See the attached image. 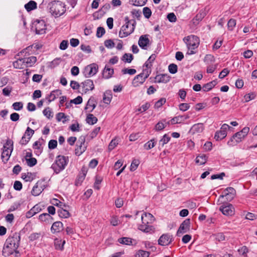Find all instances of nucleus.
<instances>
[{"label":"nucleus","instance_id":"nucleus-15","mask_svg":"<svg viewBox=\"0 0 257 257\" xmlns=\"http://www.w3.org/2000/svg\"><path fill=\"white\" fill-rule=\"evenodd\" d=\"M190 221L189 219H185L180 225V227L177 232V235L179 236L180 234H183L187 232L190 230Z\"/></svg>","mask_w":257,"mask_h":257},{"label":"nucleus","instance_id":"nucleus-13","mask_svg":"<svg viewBox=\"0 0 257 257\" xmlns=\"http://www.w3.org/2000/svg\"><path fill=\"white\" fill-rule=\"evenodd\" d=\"M34 134V131L30 127H28L20 141V144L22 145H26L30 141V139Z\"/></svg>","mask_w":257,"mask_h":257},{"label":"nucleus","instance_id":"nucleus-52","mask_svg":"<svg viewBox=\"0 0 257 257\" xmlns=\"http://www.w3.org/2000/svg\"><path fill=\"white\" fill-rule=\"evenodd\" d=\"M168 69L170 73L175 74L177 72L178 67L175 64H171L169 65Z\"/></svg>","mask_w":257,"mask_h":257},{"label":"nucleus","instance_id":"nucleus-8","mask_svg":"<svg viewBox=\"0 0 257 257\" xmlns=\"http://www.w3.org/2000/svg\"><path fill=\"white\" fill-rule=\"evenodd\" d=\"M183 41L187 45L188 49L191 51L189 54H193L195 52L193 50L197 48L199 45V39L198 37L194 35L188 36L183 39Z\"/></svg>","mask_w":257,"mask_h":257},{"label":"nucleus","instance_id":"nucleus-25","mask_svg":"<svg viewBox=\"0 0 257 257\" xmlns=\"http://www.w3.org/2000/svg\"><path fill=\"white\" fill-rule=\"evenodd\" d=\"M39 219L42 222H45L47 224L52 222L53 217L48 213H45L39 216Z\"/></svg>","mask_w":257,"mask_h":257},{"label":"nucleus","instance_id":"nucleus-9","mask_svg":"<svg viewBox=\"0 0 257 257\" xmlns=\"http://www.w3.org/2000/svg\"><path fill=\"white\" fill-rule=\"evenodd\" d=\"M98 67L95 63H92L86 66L83 71V74L86 78L94 75L98 71Z\"/></svg>","mask_w":257,"mask_h":257},{"label":"nucleus","instance_id":"nucleus-11","mask_svg":"<svg viewBox=\"0 0 257 257\" xmlns=\"http://www.w3.org/2000/svg\"><path fill=\"white\" fill-rule=\"evenodd\" d=\"M230 127L228 124L226 123L223 124L221 126L220 130L217 131L215 134L214 139L216 141L221 140L225 138L227 135V130Z\"/></svg>","mask_w":257,"mask_h":257},{"label":"nucleus","instance_id":"nucleus-22","mask_svg":"<svg viewBox=\"0 0 257 257\" xmlns=\"http://www.w3.org/2000/svg\"><path fill=\"white\" fill-rule=\"evenodd\" d=\"M63 229V224L60 221H56L53 223L51 230L53 233L60 232Z\"/></svg>","mask_w":257,"mask_h":257},{"label":"nucleus","instance_id":"nucleus-62","mask_svg":"<svg viewBox=\"0 0 257 257\" xmlns=\"http://www.w3.org/2000/svg\"><path fill=\"white\" fill-rule=\"evenodd\" d=\"M57 141L55 140H51L48 143V148L50 149H54L57 147Z\"/></svg>","mask_w":257,"mask_h":257},{"label":"nucleus","instance_id":"nucleus-12","mask_svg":"<svg viewBox=\"0 0 257 257\" xmlns=\"http://www.w3.org/2000/svg\"><path fill=\"white\" fill-rule=\"evenodd\" d=\"M219 210L225 215L231 216L234 214V209L233 205L229 203L223 204L220 207Z\"/></svg>","mask_w":257,"mask_h":257},{"label":"nucleus","instance_id":"nucleus-24","mask_svg":"<svg viewBox=\"0 0 257 257\" xmlns=\"http://www.w3.org/2000/svg\"><path fill=\"white\" fill-rule=\"evenodd\" d=\"M24 66L26 67L32 66L37 61V58L35 56H31L28 58H22Z\"/></svg>","mask_w":257,"mask_h":257},{"label":"nucleus","instance_id":"nucleus-16","mask_svg":"<svg viewBox=\"0 0 257 257\" xmlns=\"http://www.w3.org/2000/svg\"><path fill=\"white\" fill-rule=\"evenodd\" d=\"M81 86L82 89V91L84 93H86L89 91H91L94 89V85L93 82L91 79H86L84 82L81 83Z\"/></svg>","mask_w":257,"mask_h":257},{"label":"nucleus","instance_id":"nucleus-3","mask_svg":"<svg viewBox=\"0 0 257 257\" xmlns=\"http://www.w3.org/2000/svg\"><path fill=\"white\" fill-rule=\"evenodd\" d=\"M47 8L51 15L55 18L62 16L66 11L65 5L60 1H53L49 3Z\"/></svg>","mask_w":257,"mask_h":257},{"label":"nucleus","instance_id":"nucleus-56","mask_svg":"<svg viewBox=\"0 0 257 257\" xmlns=\"http://www.w3.org/2000/svg\"><path fill=\"white\" fill-rule=\"evenodd\" d=\"M13 107L15 110H20L23 107V104L22 102H16L13 104Z\"/></svg>","mask_w":257,"mask_h":257},{"label":"nucleus","instance_id":"nucleus-32","mask_svg":"<svg viewBox=\"0 0 257 257\" xmlns=\"http://www.w3.org/2000/svg\"><path fill=\"white\" fill-rule=\"evenodd\" d=\"M37 7V4L36 2L33 1H30L27 4L25 5V8L28 12H30L33 10H35Z\"/></svg>","mask_w":257,"mask_h":257},{"label":"nucleus","instance_id":"nucleus-38","mask_svg":"<svg viewBox=\"0 0 257 257\" xmlns=\"http://www.w3.org/2000/svg\"><path fill=\"white\" fill-rule=\"evenodd\" d=\"M156 143L155 139H153L145 144L144 147L147 150H150L155 146Z\"/></svg>","mask_w":257,"mask_h":257},{"label":"nucleus","instance_id":"nucleus-55","mask_svg":"<svg viewBox=\"0 0 257 257\" xmlns=\"http://www.w3.org/2000/svg\"><path fill=\"white\" fill-rule=\"evenodd\" d=\"M123 74H129L130 75H134L136 73V70L135 69L124 68L121 70Z\"/></svg>","mask_w":257,"mask_h":257},{"label":"nucleus","instance_id":"nucleus-21","mask_svg":"<svg viewBox=\"0 0 257 257\" xmlns=\"http://www.w3.org/2000/svg\"><path fill=\"white\" fill-rule=\"evenodd\" d=\"M44 185H42V182L39 181L35 185L32 190V194L34 196H38L44 190Z\"/></svg>","mask_w":257,"mask_h":257},{"label":"nucleus","instance_id":"nucleus-63","mask_svg":"<svg viewBox=\"0 0 257 257\" xmlns=\"http://www.w3.org/2000/svg\"><path fill=\"white\" fill-rule=\"evenodd\" d=\"M190 107V105L188 103H182L179 104V109L183 111H185L188 110Z\"/></svg>","mask_w":257,"mask_h":257},{"label":"nucleus","instance_id":"nucleus-46","mask_svg":"<svg viewBox=\"0 0 257 257\" xmlns=\"http://www.w3.org/2000/svg\"><path fill=\"white\" fill-rule=\"evenodd\" d=\"M184 121L183 117L182 115H178L174 117L171 120L172 124L180 123Z\"/></svg>","mask_w":257,"mask_h":257},{"label":"nucleus","instance_id":"nucleus-41","mask_svg":"<svg viewBox=\"0 0 257 257\" xmlns=\"http://www.w3.org/2000/svg\"><path fill=\"white\" fill-rule=\"evenodd\" d=\"M147 0H130V2L135 6H143L145 5Z\"/></svg>","mask_w":257,"mask_h":257},{"label":"nucleus","instance_id":"nucleus-39","mask_svg":"<svg viewBox=\"0 0 257 257\" xmlns=\"http://www.w3.org/2000/svg\"><path fill=\"white\" fill-rule=\"evenodd\" d=\"M156 58V55L155 54H152V55H151L150 56L149 59L145 62L144 65L147 68H151V67L152 66V63L155 60Z\"/></svg>","mask_w":257,"mask_h":257},{"label":"nucleus","instance_id":"nucleus-37","mask_svg":"<svg viewBox=\"0 0 257 257\" xmlns=\"http://www.w3.org/2000/svg\"><path fill=\"white\" fill-rule=\"evenodd\" d=\"M134 56L132 54L130 53H125L122 57H121V59L122 61L125 63H131L132 60H133Z\"/></svg>","mask_w":257,"mask_h":257},{"label":"nucleus","instance_id":"nucleus-18","mask_svg":"<svg viewBox=\"0 0 257 257\" xmlns=\"http://www.w3.org/2000/svg\"><path fill=\"white\" fill-rule=\"evenodd\" d=\"M235 190L232 187H228L224 191V195L220 196V198L226 197V200L228 201L231 200L235 196Z\"/></svg>","mask_w":257,"mask_h":257},{"label":"nucleus","instance_id":"nucleus-58","mask_svg":"<svg viewBox=\"0 0 257 257\" xmlns=\"http://www.w3.org/2000/svg\"><path fill=\"white\" fill-rule=\"evenodd\" d=\"M33 49V47L32 45H30L28 47H27L26 49H24L21 53H25V56L26 55V54H28V55H31L32 54L34 53L32 51V49Z\"/></svg>","mask_w":257,"mask_h":257},{"label":"nucleus","instance_id":"nucleus-27","mask_svg":"<svg viewBox=\"0 0 257 257\" xmlns=\"http://www.w3.org/2000/svg\"><path fill=\"white\" fill-rule=\"evenodd\" d=\"M204 130L203 124L201 123H198L197 124H194L191 130L190 131L193 133H201Z\"/></svg>","mask_w":257,"mask_h":257},{"label":"nucleus","instance_id":"nucleus-64","mask_svg":"<svg viewBox=\"0 0 257 257\" xmlns=\"http://www.w3.org/2000/svg\"><path fill=\"white\" fill-rule=\"evenodd\" d=\"M70 86L73 89H78L79 87L81 86V84H80L78 82L72 80L70 82Z\"/></svg>","mask_w":257,"mask_h":257},{"label":"nucleus","instance_id":"nucleus-34","mask_svg":"<svg viewBox=\"0 0 257 257\" xmlns=\"http://www.w3.org/2000/svg\"><path fill=\"white\" fill-rule=\"evenodd\" d=\"M57 213L59 217L61 218H67L70 216V214L69 211L65 209H63V208L58 209Z\"/></svg>","mask_w":257,"mask_h":257},{"label":"nucleus","instance_id":"nucleus-61","mask_svg":"<svg viewBox=\"0 0 257 257\" xmlns=\"http://www.w3.org/2000/svg\"><path fill=\"white\" fill-rule=\"evenodd\" d=\"M114 43L111 39L106 40L104 41V45L107 48H112L114 47Z\"/></svg>","mask_w":257,"mask_h":257},{"label":"nucleus","instance_id":"nucleus-59","mask_svg":"<svg viewBox=\"0 0 257 257\" xmlns=\"http://www.w3.org/2000/svg\"><path fill=\"white\" fill-rule=\"evenodd\" d=\"M105 31V29L101 27H99L97 29L96 36L98 38H101L104 34Z\"/></svg>","mask_w":257,"mask_h":257},{"label":"nucleus","instance_id":"nucleus-17","mask_svg":"<svg viewBox=\"0 0 257 257\" xmlns=\"http://www.w3.org/2000/svg\"><path fill=\"white\" fill-rule=\"evenodd\" d=\"M36 33L38 35L45 34L46 26L44 21H38L35 24Z\"/></svg>","mask_w":257,"mask_h":257},{"label":"nucleus","instance_id":"nucleus-10","mask_svg":"<svg viewBox=\"0 0 257 257\" xmlns=\"http://www.w3.org/2000/svg\"><path fill=\"white\" fill-rule=\"evenodd\" d=\"M174 240L173 235L169 233L163 234L159 238L158 244L161 246L168 245Z\"/></svg>","mask_w":257,"mask_h":257},{"label":"nucleus","instance_id":"nucleus-33","mask_svg":"<svg viewBox=\"0 0 257 257\" xmlns=\"http://www.w3.org/2000/svg\"><path fill=\"white\" fill-rule=\"evenodd\" d=\"M216 80H213L209 83H207L204 84L203 86V90L204 91H208L210 90L212 88H213L217 84Z\"/></svg>","mask_w":257,"mask_h":257},{"label":"nucleus","instance_id":"nucleus-49","mask_svg":"<svg viewBox=\"0 0 257 257\" xmlns=\"http://www.w3.org/2000/svg\"><path fill=\"white\" fill-rule=\"evenodd\" d=\"M111 95L109 93L106 92L104 93L103 100L105 103L109 104L111 101Z\"/></svg>","mask_w":257,"mask_h":257},{"label":"nucleus","instance_id":"nucleus-26","mask_svg":"<svg viewBox=\"0 0 257 257\" xmlns=\"http://www.w3.org/2000/svg\"><path fill=\"white\" fill-rule=\"evenodd\" d=\"M62 94L61 90L57 89L52 91L50 94L48 95L47 99H48L49 102L54 100L57 97Z\"/></svg>","mask_w":257,"mask_h":257},{"label":"nucleus","instance_id":"nucleus-31","mask_svg":"<svg viewBox=\"0 0 257 257\" xmlns=\"http://www.w3.org/2000/svg\"><path fill=\"white\" fill-rule=\"evenodd\" d=\"M113 74V69L105 67L103 71V76L104 78L108 79L111 77Z\"/></svg>","mask_w":257,"mask_h":257},{"label":"nucleus","instance_id":"nucleus-60","mask_svg":"<svg viewBox=\"0 0 257 257\" xmlns=\"http://www.w3.org/2000/svg\"><path fill=\"white\" fill-rule=\"evenodd\" d=\"M85 177L84 176V175H81V174H79L77 177V178L75 181V185L76 186L80 185L81 183L84 180Z\"/></svg>","mask_w":257,"mask_h":257},{"label":"nucleus","instance_id":"nucleus-35","mask_svg":"<svg viewBox=\"0 0 257 257\" xmlns=\"http://www.w3.org/2000/svg\"><path fill=\"white\" fill-rule=\"evenodd\" d=\"M86 122L89 124L93 125L96 123L97 121V118L94 116L92 114L89 113L87 115L86 118Z\"/></svg>","mask_w":257,"mask_h":257},{"label":"nucleus","instance_id":"nucleus-6","mask_svg":"<svg viewBox=\"0 0 257 257\" xmlns=\"http://www.w3.org/2000/svg\"><path fill=\"white\" fill-rule=\"evenodd\" d=\"M249 131L248 127H244L241 131L235 134L227 142V145L230 146H234L237 143L240 142Z\"/></svg>","mask_w":257,"mask_h":257},{"label":"nucleus","instance_id":"nucleus-57","mask_svg":"<svg viewBox=\"0 0 257 257\" xmlns=\"http://www.w3.org/2000/svg\"><path fill=\"white\" fill-rule=\"evenodd\" d=\"M43 114L48 118H50L53 117L52 111L49 107L45 108L43 111Z\"/></svg>","mask_w":257,"mask_h":257},{"label":"nucleus","instance_id":"nucleus-23","mask_svg":"<svg viewBox=\"0 0 257 257\" xmlns=\"http://www.w3.org/2000/svg\"><path fill=\"white\" fill-rule=\"evenodd\" d=\"M170 77L166 74L157 75L155 77V82L166 83L170 81Z\"/></svg>","mask_w":257,"mask_h":257},{"label":"nucleus","instance_id":"nucleus-1","mask_svg":"<svg viewBox=\"0 0 257 257\" xmlns=\"http://www.w3.org/2000/svg\"><path fill=\"white\" fill-rule=\"evenodd\" d=\"M20 235L17 233H15L12 236L9 237L4 244L3 255L5 256H9L14 252L18 253L17 248L20 244Z\"/></svg>","mask_w":257,"mask_h":257},{"label":"nucleus","instance_id":"nucleus-50","mask_svg":"<svg viewBox=\"0 0 257 257\" xmlns=\"http://www.w3.org/2000/svg\"><path fill=\"white\" fill-rule=\"evenodd\" d=\"M236 25V20L233 19H230L227 23L228 29L230 31L233 30Z\"/></svg>","mask_w":257,"mask_h":257},{"label":"nucleus","instance_id":"nucleus-4","mask_svg":"<svg viewBox=\"0 0 257 257\" xmlns=\"http://www.w3.org/2000/svg\"><path fill=\"white\" fill-rule=\"evenodd\" d=\"M125 24L120 29L119 37L121 38L126 37L133 33L135 30L136 22L135 20H129L128 17L124 18Z\"/></svg>","mask_w":257,"mask_h":257},{"label":"nucleus","instance_id":"nucleus-47","mask_svg":"<svg viewBox=\"0 0 257 257\" xmlns=\"http://www.w3.org/2000/svg\"><path fill=\"white\" fill-rule=\"evenodd\" d=\"M150 252L143 250H139L136 254V257H149Z\"/></svg>","mask_w":257,"mask_h":257},{"label":"nucleus","instance_id":"nucleus-54","mask_svg":"<svg viewBox=\"0 0 257 257\" xmlns=\"http://www.w3.org/2000/svg\"><path fill=\"white\" fill-rule=\"evenodd\" d=\"M26 161L27 165L30 167H33L35 166L37 162V161L35 158H31L29 159L26 158Z\"/></svg>","mask_w":257,"mask_h":257},{"label":"nucleus","instance_id":"nucleus-44","mask_svg":"<svg viewBox=\"0 0 257 257\" xmlns=\"http://www.w3.org/2000/svg\"><path fill=\"white\" fill-rule=\"evenodd\" d=\"M214 237L215 239L218 241H222L225 240V236L223 233L220 232L216 234H212L211 236Z\"/></svg>","mask_w":257,"mask_h":257},{"label":"nucleus","instance_id":"nucleus-5","mask_svg":"<svg viewBox=\"0 0 257 257\" xmlns=\"http://www.w3.org/2000/svg\"><path fill=\"white\" fill-rule=\"evenodd\" d=\"M69 162L68 157L58 155L56 157L54 163L52 165L51 168L56 174H59L64 170Z\"/></svg>","mask_w":257,"mask_h":257},{"label":"nucleus","instance_id":"nucleus-30","mask_svg":"<svg viewBox=\"0 0 257 257\" xmlns=\"http://www.w3.org/2000/svg\"><path fill=\"white\" fill-rule=\"evenodd\" d=\"M170 139L171 138L168 135H164L159 142V149L161 150L165 144L170 141Z\"/></svg>","mask_w":257,"mask_h":257},{"label":"nucleus","instance_id":"nucleus-53","mask_svg":"<svg viewBox=\"0 0 257 257\" xmlns=\"http://www.w3.org/2000/svg\"><path fill=\"white\" fill-rule=\"evenodd\" d=\"M118 145V140L116 139L111 140L108 145V150L111 151Z\"/></svg>","mask_w":257,"mask_h":257},{"label":"nucleus","instance_id":"nucleus-42","mask_svg":"<svg viewBox=\"0 0 257 257\" xmlns=\"http://www.w3.org/2000/svg\"><path fill=\"white\" fill-rule=\"evenodd\" d=\"M13 66L15 68L18 69H22L24 68V63H23V59H19V60L15 61L13 63Z\"/></svg>","mask_w":257,"mask_h":257},{"label":"nucleus","instance_id":"nucleus-29","mask_svg":"<svg viewBox=\"0 0 257 257\" xmlns=\"http://www.w3.org/2000/svg\"><path fill=\"white\" fill-rule=\"evenodd\" d=\"M208 157L206 155L201 154L196 157V163H199L200 165H204L206 163Z\"/></svg>","mask_w":257,"mask_h":257},{"label":"nucleus","instance_id":"nucleus-40","mask_svg":"<svg viewBox=\"0 0 257 257\" xmlns=\"http://www.w3.org/2000/svg\"><path fill=\"white\" fill-rule=\"evenodd\" d=\"M132 239L129 237H121L118 239V242L121 244L130 245L132 243Z\"/></svg>","mask_w":257,"mask_h":257},{"label":"nucleus","instance_id":"nucleus-7","mask_svg":"<svg viewBox=\"0 0 257 257\" xmlns=\"http://www.w3.org/2000/svg\"><path fill=\"white\" fill-rule=\"evenodd\" d=\"M13 150V141L8 139L3 146L1 159L4 164L7 163Z\"/></svg>","mask_w":257,"mask_h":257},{"label":"nucleus","instance_id":"nucleus-36","mask_svg":"<svg viewBox=\"0 0 257 257\" xmlns=\"http://www.w3.org/2000/svg\"><path fill=\"white\" fill-rule=\"evenodd\" d=\"M95 107L96 103L94 99L93 98H89L85 107V109H88L89 107H92L91 110L89 111L90 112H92V110L95 108Z\"/></svg>","mask_w":257,"mask_h":257},{"label":"nucleus","instance_id":"nucleus-45","mask_svg":"<svg viewBox=\"0 0 257 257\" xmlns=\"http://www.w3.org/2000/svg\"><path fill=\"white\" fill-rule=\"evenodd\" d=\"M167 123H164L163 121L158 122L155 127L156 131H159L163 130L166 126ZM167 124H169V122H167Z\"/></svg>","mask_w":257,"mask_h":257},{"label":"nucleus","instance_id":"nucleus-51","mask_svg":"<svg viewBox=\"0 0 257 257\" xmlns=\"http://www.w3.org/2000/svg\"><path fill=\"white\" fill-rule=\"evenodd\" d=\"M140 164V161L138 160H134L131 164L130 170L131 171H135L138 168Z\"/></svg>","mask_w":257,"mask_h":257},{"label":"nucleus","instance_id":"nucleus-43","mask_svg":"<svg viewBox=\"0 0 257 257\" xmlns=\"http://www.w3.org/2000/svg\"><path fill=\"white\" fill-rule=\"evenodd\" d=\"M22 178L27 182H31L34 179V176L32 173L28 172L27 174H22Z\"/></svg>","mask_w":257,"mask_h":257},{"label":"nucleus","instance_id":"nucleus-2","mask_svg":"<svg viewBox=\"0 0 257 257\" xmlns=\"http://www.w3.org/2000/svg\"><path fill=\"white\" fill-rule=\"evenodd\" d=\"M142 224L138 226V229L144 232L152 233L155 232V227L150 225L155 220L154 216L150 213H144L141 217Z\"/></svg>","mask_w":257,"mask_h":257},{"label":"nucleus","instance_id":"nucleus-14","mask_svg":"<svg viewBox=\"0 0 257 257\" xmlns=\"http://www.w3.org/2000/svg\"><path fill=\"white\" fill-rule=\"evenodd\" d=\"M85 139L84 138H82L81 137L79 139L76 144V148L75 150V154L77 156L81 155L86 149L85 146Z\"/></svg>","mask_w":257,"mask_h":257},{"label":"nucleus","instance_id":"nucleus-28","mask_svg":"<svg viewBox=\"0 0 257 257\" xmlns=\"http://www.w3.org/2000/svg\"><path fill=\"white\" fill-rule=\"evenodd\" d=\"M206 13L205 10H201L196 15L193 19V23L194 24H198L206 16Z\"/></svg>","mask_w":257,"mask_h":257},{"label":"nucleus","instance_id":"nucleus-20","mask_svg":"<svg viewBox=\"0 0 257 257\" xmlns=\"http://www.w3.org/2000/svg\"><path fill=\"white\" fill-rule=\"evenodd\" d=\"M149 35H143L140 36L138 44L139 46L143 49H147V46L149 44L150 40Z\"/></svg>","mask_w":257,"mask_h":257},{"label":"nucleus","instance_id":"nucleus-48","mask_svg":"<svg viewBox=\"0 0 257 257\" xmlns=\"http://www.w3.org/2000/svg\"><path fill=\"white\" fill-rule=\"evenodd\" d=\"M143 13L144 17L147 19L150 18L152 15V11L151 9L148 7L144 8Z\"/></svg>","mask_w":257,"mask_h":257},{"label":"nucleus","instance_id":"nucleus-19","mask_svg":"<svg viewBox=\"0 0 257 257\" xmlns=\"http://www.w3.org/2000/svg\"><path fill=\"white\" fill-rule=\"evenodd\" d=\"M149 76V74L146 75L144 76V73H141L139 75L136 76L133 81V85L134 87H138L140 85L142 84L146 80V79Z\"/></svg>","mask_w":257,"mask_h":257}]
</instances>
